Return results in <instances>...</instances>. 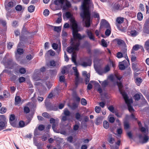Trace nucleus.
<instances>
[{
	"label": "nucleus",
	"mask_w": 149,
	"mask_h": 149,
	"mask_svg": "<svg viewBox=\"0 0 149 149\" xmlns=\"http://www.w3.org/2000/svg\"><path fill=\"white\" fill-rule=\"evenodd\" d=\"M57 91L56 90H55L51 93L48 95L47 97L49 98H51L52 97L53 95L55 96L56 93H57Z\"/></svg>",
	"instance_id": "23"
},
{
	"label": "nucleus",
	"mask_w": 149,
	"mask_h": 149,
	"mask_svg": "<svg viewBox=\"0 0 149 149\" xmlns=\"http://www.w3.org/2000/svg\"><path fill=\"white\" fill-rule=\"evenodd\" d=\"M22 9L21 6L20 5H18L16 6L15 7V9L17 10L20 11H21Z\"/></svg>",
	"instance_id": "56"
},
{
	"label": "nucleus",
	"mask_w": 149,
	"mask_h": 149,
	"mask_svg": "<svg viewBox=\"0 0 149 149\" xmlns=\"http://www.w3.org/2000/svg\"><path fill=\"white\" fill-rule=\"evenodd\" d=\"M35 7L32 5H30L28 8V10L30 13H32L34 11Z\"/></svg>",
	"instance_id": "25"
},
{
	"label": "nucleus",
	"mask_w": 149,
	"mask_h": 149,
	"mask_svg": "<svg viewBox=\"0 0 149 149\" xmlns=\"http://www.w3.org/2000/svg\"><path fill=\"white\" fill-rule=\"evenodd\" d=\"M103 69L104 73H106L109 71L110 70V68L108 65H106Z\"/></svg>",
	"instance_id": "34"
},
{
	"label": "nucleus",
	"mask_w": 149,
	"mask_h": 149,
	"mask_svg": "<svg viewBox=\"0 0 149 149\" xmlns=\"http://www.w3.org/2000/svg\"><path fill=\"white\" fill-rule=\"evenodd\" d=\"M19 71L21 74H24L26 72V70L24 68H21L19 69Z\"/></svg>",
	"instance_id": "55"
},
{
	"label": "nucleus",
	"mask_w": 149,
	"mask_h": 149,
	"mask_svg": "<svg viewBox=\"0 0 149 149\" xmlns=\"http://www.w3.org/2000/svg\"><path fill=\"white\" fill-rule=\"evenodd\" d=\"M125 61H123V62H120L119 63V68L120 70H123L125 69L126 65L125 64Z\"/></svg>",
	"instance_id": "19"
},
{
	"label": "nucleus",
	"mask_w": 149,
	"mask_h": 149,
	"mask_svg": "<svg viewBox=\"0 0 149 149\" xmlns=\"http://www.w3.org/2000/svg\"><path fill=\"white\" fill-rule=\"evenodd\" d=\"M45 128V126L43 125H40L38 127V129L39 130L42 131Z\"/></svg>",
	"instance_id": "61"
},
{
	"label": "nucleus",
	"mask_w": 149,
	"mask_h": 149,
	"mask_svg": "<svg viewBox=\"0 0 149 149\" xmlns=\"http://www.w3.org/2000/svg\"><path fill=\"white\" fill-rule=\"evenodd\" d=\"M81 104L83 105H86L87 104L86 100L84 98H82L81 101Z\"/></svg>",
	"instance_id": "47"
},
{
	"label": "nucleus",
	"mask_w": 149,
	"mask_h": 149,
	"mask_svg": "<svg viewBox=\"0 0 149 149\" xmlns=\"http://www.w3.org/2000/svg\"><path fill=\"white\" fill-rule=\"evenodd\" d=\"M101 107L99 106H96L95 108V112L97 113H99L101 111Z\"/></svg>",
	"instance_id": "40"
},
{
	"label": "nucleus",
	"mask_w": 149,
	"mask_h": 149,
	"mask_svg": "<svg viewBox=\"0 0 149 149\" xmlns=\"http://www.w3.org/2000/svg\"><path fill=\"white\" fill-rule=\"evenodd\" d=\"M75 76H76L75 84L76 87H77L80 82V79L79 77V74Z\"/></svg>",
	"instance_id": "28"
},
{
	"label": "nucleus",
	"mask_w": 149,
	"mask_h": 149,
	"mask_svg": "<svg viewBox=\"0 0 149 149\" xmlns=\"http://www.w3.org/2000/svg\"><path fill=\"white\" fill-rule=\"evenodd\" d=\"M107 29L106 30L105 32V34L106 36H109L110 35L111 33V27H110V28H107Z\"/></svg>",
	"instance_id": "38"
},
{
	"label": "nucleus",
	"mask_w": 149,
	"mask_h": 149,
	"mask_svg": "<svg viewBox=\"0 0 149 149\" xmlns=\"http://www.w3.org/2000/svg\"><path fill=\"white\" fill-rule=\"evenodd\" d=\"M71 22L72 24V35L74 38V40L71 41V46L67 48V51L70 53H72V60L75 65H77L76 61L77 54L75 51L79 50V47L80 45L79 41L76 42V39L81 40L85 38L86 36L85 35L81 36L79 33H78V31L77 29V25L75 20L71 19Z\"/></svg>",
	"instance_id": "1"
},
{
	"label": "nucleus",
	"mask_w": 149,
	"mask_h": 149,
	"mask_svg": "<svg viewBox=\"0 0 149 149\" xmlns=\"http://www.w3.org/2000/svg\"><path fill=\"white\" fill-rule=\"evenodd\" d=\"M45 70V68L43 67L40 69V70H36V72H37L36 74H35L34 75V78L36 81H38L40 80V78H37L36 76L38 74L40 73V72H43Z\"/></svg>",
	"instance_id": "9"
},
{
	"label": "nucleus",
	"mask_w": 149,
	"mask_h": 149,
	"mask_svg": "<svg viewBox=\"0 0 149 149\" xmlns=\"http://www.w3.org/2000/svg\"><path fill=\"white\" fill-rule=\"evenodd\" d=\"M42 116L46 118H49L50 116L47 112H44L42 114Z\"/></svg>",
	"instance_id": "58"
},
{
	"label": "nucleus",
	"mask_w": 149,
	"mask_h": 149,
	"mask_svg": "<svg viewBox=\"0 0 149 149\" xmlns=\"http://www.w3.org/2000/svg\"><path fill=\"white\" fill-rule=\"evenodd\" d=\"M90 80V74L87 75V76L85 77V83L87 84L89 82Z\"/></svg>",
	"instance_id": "43"
},
{
	"label": "nucleus",
	"mask_w": 149,
	"mask_h": 149,
	"mask_svg": "<svg viewBox=\"0 0 149 149\" xmlns=\"http://www.w3.org/2000/svg\"><path fill=\"white\" fill-rule=\"evenodd\" d=\"M101 26L100 28H102L104 27L106 28H110V25L106 21V20L103 19L102 20L100 23Z\"/></svg>",
	"instance_id": "8"
},
{
	"label": "nucleus",
	"mask_w": 149,
	"mask_h": 149,
	"mask_svg": "<svg viewBox=\"0 0 149 149\" xmlns=\"http://www.w3.org/2000/svg\"><path fill=\"white\" fill-rule=\"evenodd\" d=\"M143 17V16L142 13H139L137 14V18L139 20H141Z\"/></svg>",
	"instance_id": "41"
},
{
	"label": "nucleus",
	"mask_w": 149,
	"mask_h": 149,
	"mask_svg": "<svg viewBox=\"0 0 149 149\" xmlns=\"http://www.w3.org/2000/svg\"><path fill=\"white\" fill-rule=\"evenodd\" d=\"M141 94H136L134 96V97L135 100H139L140 98Z\"/></svg>",
	"instance_id": "36"
},
{
	"label": "nucleus",
	"mask_w": 149,
	"mask_h": 149,
	"mask_svg": "<svg viewBox=\"0 0 149 149\" xmlns=\"http://www.w3.org/2000/svg\"><path fill=\"white\" fill-rule=\"evenodd\" d=\"M142 82V79L139 78L136 79L135 80V83H136V85L138 86H140L141 83Z\"/></svg>",
	"instance_id": "33"
},
{
	"label": "nucleus",
	"mask_w": 149,
	"mask_h": 149,
	"mask_svg": "<svg viewBox=\"0 0 149 149\" xmlns=\"http://www.w3.org/2000/svg\"><path fill=\"white\" fill-rule=\"evenodd\" d=\"M124 126L125 129H128L129 128V123L127 122H125L124 123Z\"/></svg>",
	"instance_id": "49"
},
{
	"label": "nucleus",
	"mask_w": 149,
	"mask_h": 149,
	"mask_svg": "<svg viewBox=\"0 0 149 149\" xmlns=\"http://www.w3.org/2000/svg\"><path fill=\"white\" fill-rule=\"evenodd\" d=\"M6 111V108L5 107H2L0 109V113L1 114H3L5 113Z\"/></svg>",
	"instance_id": "46"
},
{
	"label": "nucleus",
	"mask_w": 149,
	"mask_h": 149,
	"mask_svg": "<svg viewBox=\"0 0 149 149\" xmlns=\"http://www.w3.org/2000/svg\"><path fill=\"white\" fill-rule=\"evenodd\" d=\"M93 15L94 17L97 18L98 19H99V15L98 13L96 12H94L93 13Z\"/></svg>",
	"instance_id": "50"
},
{
	"label": "nucleus",
	"mask_w": 149,
	"mask_h": 149,
	"mask_svg": "<svg viewBox=\"0 0 149 149\" xmlns=\"http://www.w3.org/2000/svg\"><path fill=\"white\" fill-rule=\"evenodd\" d=\"M103 119V117L102 116H100L97 117L95 121V123L97 125H99L102 122V120Z\"/></svg>",
	"instance_id": "20"
},
{
	"label": "nucleus",
	"mask_w": 149,
	"mask_h": 149,
	"mask_svg": "<svg viewBox=\"0 0 149 149\" xmlns=\"http://www.w3.org/2000/svg\"><path fill=\"white\" fill-rule=\"evenodd\" d=\"M52 56H53L55 55V52L52 50H49L45 55V57H47L49 55Z\"/></svg>",
	"instance_id": "21"
},
{
	"label": "nucleus",
	"mask_w": 149,
	"mask_h": 149,
	"mask_svg": "<svg viewBox=\"0 0 149 149\" xmlns=\"http://www.w3.org/2000/svg\"><path fill=\"white\" fill-rule=\"evenodd\" d=\"M116 56L118 58H121L123 57V54L122 53L119 52L117 53Z\"/></svg>",
	"instance_id": "59"
},
{
	"label": "nucleus",
	"mask_w": 149,
	"mask_h": 149,
	"mask_svg": "<svg viewBox=\"0 0 149 149\" xmlns=\"http://www.w3.org/2000/svg\"><path fill=\"white\" fill-rule=\"evenodd\" d=\"M49 11L48 9H45L43 12V14L44 16H47L49 15Z\"/></svg>",
	"instance_id": "51"
},
{
	"label": "nucleus",
	"mask_w": 149,
	"mask_h": 149,
	"mask_svg": "<svg viewBox=\"0 0 149 149\" xmlns=\"http://www.w3.org/2000/svg\"><path fill=\"white\" fill-rule=\"evenodd\" d=\"M48 78L47 77H46V78L42 79L41 80V82H42V84H45L47 88L48 89V90H49L51 88V87L52 86V85L49 81H46Z\"/></svg>",
	"instance_id": "10"
},
{
	"label": "nucleus",
	"mask_w": 149,
	"mask_h": 149,
	"mask_svg": "<svg viewBox=\"0 0 149 149\" xmlns=\"http://www.w3.org/2000/svg\"><path fill=\"white\" fill-rule=\"evenodd\" d=\"M91 83H93L96 88H97V90L99 93H102V90L99 83H98L97 82L94 81H91Z\"/></svg>",
	"instance_id": "11"
},
{
	"label": "nucleus",
	"mask_w": 149,
	"mask_h": 149,
	"mask_svg": "<svg viewBox=\"0 0 149 149\" xmlns=\"http://www.w3.org/2000/svg\"><path fill=\"white\" fill-rule=\"evenodd\" d=\"M19 125L21 127H22L25 126L24 122L23 121H20L19 123Z\"/></svg>",
	"instance_id": "57"
},
{
	"label": "nucleus",
	"mask_w": 149,
	"mask_h": 149,
	"mask_svg": "<svg viewBox=\"0 0 149 149\" xmlns=\"http://www.w3.org/2000/svg\"><path fill=\"white\" fill-rule=\"evenodd\" d=\"M86 32L90 40L93 41L95 40V37L93 34L91 30L87 29Z\"/></svg>",
	"instance_id": "12"
},
{
	"label": "nucleus",
	"mask_w": 149,
	"mask_h": 149,
	"mask_svg": "<svg viewBox=\"0 0 149 149\" xmlns=\"http://www.w3.org/2000/svg\"><path fill=\"white\" fill-rule=\"evenodd\" d=\"M27 40L28 39L26 38H24L21 36L20 38V42L18 45L17 47H21L22 46L21 43L23 44L26 43Z\"/></svg>",
	"instance_id": "14"
},
{
	"label": "nucleus",
	"mask_w": 149,
	"mask_h": 149,
	"mask_svg": "<svg viewBox=\"0 0 149 149\" xmlns=\"http://www.w3.org/2000/svg\"><path fill=\"white\" fill-rule=\"evenodd\" d=\"M92 64V61L90 58L86 59L84 61H82L80 64V65L84 67H86L87 66H90Z\"/></svg>",
	"instance_id": "6"
},
{
	"label": "nucleus",
	"mask_w": 149,
	"mask_h": 149,
	"mask_svg": "<svg viewBox=\"0 0 149 149\" xmlns=\"http://www.w3.org/2000/svg\"><path fill=\"white\" fill-rule=\"evenodd\" d=\"M93 4L91 0H84L81 5L82 11L80 13L81 17L83 20L85 19L86 27H89L90 25V8H93Z\"/></svg>",
	"instance_id": "2"
},
{
	"label": "nucleus",
	"mask_w": 149,
	"mask_h": 149,
	"mask_svg": "<svg viewBox=\"0 0 149 149\" xmlns=\"http://www.w3.org/2000/svg\"><path fill=\"white\" fill-rule=\"evenodd\" d=\"M15 104L17 105L20 103L21 102V99L19 96H16L15 98Z\"/></svg>",
	"instance_id": "26"
},
{
	"label": "nucleus",
	"mask_w": 149,
	"mask_h": 149,
	"mask_svg": "<svg viewBox=\"0 0 149 149\" xmlns=\"http://www.w3.org/2000/svg\"><path fill=\"white\" fill-rule=\"evenodd\" d=\"M50 122L51 124H53L52 128L54 131L56 130V127L58 125V121L57 120H55L53 118H51L50 120Z\"/></svg>",
	"instance_id": "7"
},
{
	"label": "nucleus",
	"mask_w": 149,
	"mask_h": 149,
	"mask_svg": "<svg viewBox=\"0 0 149 149\" xmlns=\"http://www.w3.org/2000/svg\"><path fill=\"white\" fill-rule=\"evenodd\" d=\"M35 84L37 86H40L41 87L42 91L40 89H38V93L40 95H44L47 91L46 88L43 86V85L40 82H37Z\"/></svg>",
	"instance_id": "4"
},
{
	"label": "nucleus",
	"mask_w": 149,
	"mask_h": 149,
	"mask_svg": "<svg viewBox=\"0 0 149 149\" xmlns=\"http://www.w3.org/2000/svg\"><path fill=\"white\" fill-rule=\"evenodd\" d=\"M64 115L67 116H69L70 114V113L67 109H65L64 110Z\"/></svg>",
	"instance_id": "42"
},
{
	"label": "nucleus",
	"mask_w": 149,
	"mask_h": 149,
	"mask_svg": "<svg viewBox=\"0 0 149 149\" xmlns=\"http://www.w3.org/2000/svg\"><path fill=\"white\" fill-rule=\"evenodd\" d=\"M15 118V116L14 115L11 114L10 115L9 118L10 123L13 126H15V123L14 122Z\"/></svg>",
	"instance_id": "13"
},
{
	"label": "nucleus",
	"mask_w": 149,
	"mask_h": 149,
	"mask_svg": "<svg viewBox=\"0 0 149 149\" xmlns=\"http://www.w3.org/2000/svg\"><path fill=\"white\" fill-rule=\"evenodd\" d=\"M75 118L77 120L79 121H81L82 120L81 114L79 113H76L75 114Z\"/></svg>",
	"instance_id": "27"
},
{
	"label": "nucleus",
	"mask_w": 149,
	"mask_h": 149,
	"mask_svg": "<svg viewBox=\"0 0 149 149\" xmlns=\"http://www.w3.org/2000/svg\"><path fill=\"white\" fill-rule=\"evenodd\" d=\"M95 69L97 72L100 75H102L105 74L103 69L101 68H97L95 67Z\"/></svg>",
	"instance_id": "18"
},
{
	"label": "nucleus",
	"mask_w": 149,
	"mask_h": 149,
	"mask_svg": "<svg viewBox=\"0 0 149 149\" xmlns=\"http://www.w3.org/2000/svg\"><path fill=\"white\" fill-rule=\"evenodd\" d=\"M143 32L145 33L149 34V27L144 28Z\"/></svg>",
	"instance_id": "64"
},
{
	"label": "nucleus",
	"mask_w": 149,
	"mask_h": 149,
	"mask_svg": "<svg viewBox=\"0 0 149 149\" xmlns=\"http://www.w3.org/2000/svg\"><path fill=\"white\" fill-rule=\"evenodd\" d=\"M109 121L111 123H113L115 121V118L109 116L108 117Z\"/></svg>",
	"instance_id": "60"
},
{
	"label": "nucleus",
	"mask_w": 149,
	"mask_h": 149,
	"mask_svg": "<svg viewBox=\"0 0 149 149\" xmlns=\"http://www.w3.org/2000/svg\"><path fill=\"white\" fill-rule=\"evenodd\" d=\"M119 91L123 96L126 103L127 104L129 111L132 112L134 111V109L131 106V104L132 103V100L129 99L127 95L125 93L123 90V85L121 82H117Z\"/></svg>",
	"instance_id": "3"
},
{
	"label": "nucleus",
	"mask_w": 149,
	"mask_h": 149,
	"mask_svg": "<svg viewBox=\"0 0 149 149\" xmlns=\"http://www.w3.org/2000/svg\"><path fill=\"white\" fill-rule=\"evenodd\" d=\"M116 22L118 24H121L124 21V18L121 17H118L116 18Z\"/></svg>",
	"instance_id": "30"
},
{
	"label": "nucleus",
	"mask_w": 149,
	"mask_h": 149,
	"mask_svg": "<svg viewBox=\"0 0 149 149\" xmlns=\"http://www.w3.org/2000/svg\"><path fill=\"white\" fill-rule=\"evenodd\" d=\"M103 127L106 129H107L109 128V123L106 120H105L103 122Z\"/></svg>",
	"instance_id": "32"
},
{
	"label": "nucleus",
	"mask_w": 149,
	"mask_h": 149,
	"mask_svg": "<svg viewBox=\"0 0 149 149\" xmlns=\"http://www.w3.org/2000/svg\"><path fill=\"white\" fill-rule=\"evenodd\" d=\"M144 48L149 52V39L145 42Z\"/></svg>",
	"instance_id": "24"
},
{
	"label": "nucleus",
	"mask_w": 149,
	"mask_h": 149,
	"mask_svg": "<svg viewBox=\"0 0 149 149\" xmlns=\"http://www.w3.org/2000/svg\"><path fill=\"white\" fill-rule=\"evenodd\" d=\"M108 109L110 111L113 113H114L115 112L113 106H109L108 107Z\"/></svg>",
	"instance_id": "54"
},
{
	"label": "nucleus",
	"mask_w": 149,
	"mask_h": 149,
	"mask_svg": "<svg viewBox=\"0 0 149 149\" xmlns=\"http://www.w3.org/2000/svg\"><path fill=\"white\" fill-rule=\"evenodd\" d=\"M108 84V82L107 80H105L103 81L101 83L102 86L103 87H106Z\"/></svg>",
	"instance_id": "39"
},
{
	"label": "nucleus",
	"mask_w": 149,
	"mask_h": 149,
	"mask_svg": "<svg viewBox=\"0 0 149 149\" xmlns=\"http://www.w3.org/2000/svg\"><path fill=\"white\" fill-rule=\"evenodd\" d=\"M72 69L74 71V75H77L79 74V73L78 72L76 67H73Z\"/></svg>",
	"instance_id": "45"
},
{
	"label": "nucleus",
	"mask_w": 149,
	"mask_h": 149,
	"mask_svg": "<svg viewBox=\"0 0 149 149\" xmlns=\"http://www.w3.org/2000/svg\"><path fill=\"white\" fill-rule=\"evenodd\" d=\"M24 111L25 113H28L29 112L30 110L28 107H25L24 108Z\"/></svg>",
	"instance_id": "53"
},
{
	"label": "nucleus",
	"mask_w": 149,
	"mask_h": 149,
	"mask_svg": "<svg viewBox=\"0 0 149 149\" xmlns=\"http://www.w3.org/2000/svg\"><path fill=\"white\" fill-rule=\"evenodd\" d=\"M6 124V118L5 116L4 115L0 116V128L1 130L5 128Z\"/></svg>",
	"instance_id": "5"
},
{
	"label": "nucleus",
	"mask_w": 149,
	"mask_h": 149,
	"mask_svg": "<svg viewBox=\"0 0 149 149\" xmlns=\"http://www.w3.org/2000/svg\"><path fill=\"white\" fill-rule=\"evenodd\" d=\"M101 42L102 45L103 47H107V42L104 39H102V40Z\"/></svg>",
	"instance_id": "44"
},
{
	"label": "nucleus",
	"mask_w": 149,
	"mask_h": 149,
	"mask_svg": "<svg viewBox=\"0 0 149 149\" xmlns=\"http://www.w3.org/2000/svg\"><path fill=\"white\" fill-rule=\"evenodd\" d=\"M117 44L119 45H121L122 44H123V42H124L123 40L119 39L117 40Z\"/></svg>",
	"instance_id": "62"
},
{
	"label": "nucleus",
	"mask_w": 149,
	"mask_h": 149,
	"mask_svg": "<svg viewBox=\"0 0 149 149\" xmlns=\"http://www.w3.org/2000/svg\"><path fill=\"white\" fill-rule=\"evenodd\" d=\"M129 35L132 37H135L137 35L138 32L135 30H132L130 31H129Z\"/></svg>",
	"instance_id": "16"
},
{
	"label": "nucleus",
	"mask_w": 149,
	"mask_h": 149,
	"mask_svg": "<svg viewBox=\"0 0 149 149\" xmlns=\"http://www.w3.org/2000/svg\"><path fill=\"white\" fill-rule=\"evenodd\" d=\"M109 79L112 82H114L115 81L114 80V77L113 75H110L108 77Z\"/></svg>",
	"instance_id": "63"
},
{
	"label": "nucleus",
	"mask_w": 149,
	"mask_h": 149,
	"mask_svg": "<svg viewBox=\"0 0 149 149\" xmlns=\"http://www.w3.org/2000/svg\"><path fill=\"white\" fill-rule=\"evenodd\" d=\"M58 16L59 17L56 20V23H59L61 22L62 20L61 15V13H59L57 14Z\"/></svg>",
	"instance_id": "37"
},
{
	"label": "nucleus",
	"mask_w": 149,
	"mask_h": 149,
	"mask_svg": "<svg viewBox=\"0 0 149 149\" xmlns=\"http://www.w3.org/2000/svg\"><path fill=\"white\" fill-rule=\"evenodd\" d=\"M149 139V136L146 135H145L143 138V139L142 140L140 141L141 143L142 144L146 143L148 141Z\"/></svg>",
	"instance_id": "22"
},
{
	"label": "nucleus",
	"mask_w": 149,
	"mask_h": 149,
	"mask_svg": "<svg viewBox=\"0 0 149 149\" xmlns=\"http://www.w3.org/2000/svg\"><path fill=\"white\" fill-rule=\"evenodd\" d=\"M56 65V63L55 61L54 60H52L50 61L49 63V65H48L54 67Z\"/></svg>",
	"instance_id": "35"
},
{
	"label": "nucleus",
	"mask_w": 149,
	"mask_h": 149,
	"mask_svg": "<svg viewBox=\"0 0 149 149\" xmlns=\"http://www.w3.org/2000/svg\"><path fill=\"white\" fill-rule=\"evenodd\" d=\"M65 0H56L54 1V3L56 5L62 6Z\"/></svg>",
	"instance_id": "15"
},
{
	"label": "nucleus",
	"mask_w": 149,
	"mask_h": 149,
	"mask_svg": "<svg viewBox=\"0 0 149 149\" xmlns=\"http://www.w3.org/2000/svg\"><path fill=\"white\" fill-rule=\"evenodd\" d=\"M52 47L53 49L56 50L58 48V45L56 43H54L52 45Z\"/></svg>",
	"instance_id": "52"
},
{
	"label": "nucleus",
	"mask_w": 149,
	"mask_h": 149,
	"mask_svg": "<svg viewBox=\"0 0 149 149\" xmlns=\"http://www.w3.org/2000/svg\"><path fill=\"white\" fill-rule=\"evenodd\" d=\"M61 26H56L54 27V31H56L58 33L60 32L61 31Z\"/></svg>",
	"instance_id": "31"
},
{
	"label": "nucleus",
	"mask_w": 149,
	"mask_h": 149,
	"mask_svg": "<svg viewBox=\"0 0 149 149\" xmlns=\"http://www.w3.org/2000/svg\"><path fill=\"white\" fill-rule=\"evenodd\" d=\"M140 129L142 132L145 133L146 134L148 133V130L144 127H141L140 128Z\"/></svg>",
	"instance_id": "29"
},
{
	"label": "nucleus",
	"mask_w": 149,
	"mask_h": 149,
	"mask_svg": "<svg viewBox=\"0 0 149 149\" xmlns=\"http://www.w3.org/2000/svg\"><path fill=\"white\" fill-rule=\"evenodd\" d=\"M17 53L18 54L20 55L23 54V50L22 49L18 48L17 51Z\"/></svg>",
	"instance_id": "48"
},
{
	"label": "nucleus",
	"mask_w": 149,
	"mask_h": 149,
	"mask_svg": "<svg viewBox=\"0 0 149 149\" xmlns=\"http://www.w3.org/2000/svg\"><path fill=\"white\" fill-rule=\"evenodd\" d=\"M120 5L118 3H115L114 4L111 9L113 11H116L119 9Z\"/></svg>",
	"instance_id": "17"
}]
</instances>
